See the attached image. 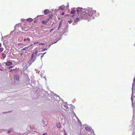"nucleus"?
Segmentation results:
<instances>
[{
	"label": "nucleus",
	"mask_w": 135,
	"mask_h": 135,
	"mask_svg": "<svg viewBox=\"0 0 135 135\" xmlns=\"http://www.w3.org/2000/svg\"><path fill=\"white\" fill-rule=\"evenodd\" d=\"M90 17L89 15L87 14V11L83 12L80 16L79 18L83 19H88Z\"/></svg>",
	"instance_id": "nucleus-1"
},
{
	"label": "nucleus",
	"mask_w": 135,
	"mask_h": 135,
	"mask_svg": "<svg viewBox=\"0 0 135 135\" xmlns=\"http://www.w3.org/2000/svg\"><path fill=\"white\" fill-rule=\"evenodd\" d=\"M87 14H89L90 16H92L96 12V11L95 10H93V8H89L87 9L86 10Z\"/></svg>",
	"instance_id": "nucleus-2"
},
{
	"label": "nucleus",
	"mask_w": 135,
	"mask_h": 135,
	"mask_svg": "<svg viewBox=\"0 0 135 135\" xmlns=\"http://www.w3.org/2000/svg\"><path fill=\"white\" fill-rule=\"evenodd\" d=\"M34 53H33L31 55V57L30 59V61H31L32 62H33L36 59V57H35L33 58L34 56Z\"/></svg>",
	"instance_id": "nucleus-3"
},
{
	"label": "nucleus",
	"mask_w": 135,
	"mask_h": 135,
	"mask_svg": "<svg viewBox=\"0 0 135 135\" xmlns=\"http://www.w3.org/2000/svg\"><path fill=\"white\" fill-rule=\"evenodd\" d=\"M22 30L24 31H27L28 30V28H27V26L26 24H24L23 25V26L22 28Z\"/></svg>",
	"instance_id": "nucleus-4"
},
{
	"label": "nucleus",
	"mask_w": 135,
	"mask_h": 135,
	"mask_svg": "<svg viewBox=\"0 0 135 135\" xmlns=\"http://www.w3.org/2000/svg\"><path fill=\"white\" fill-rule=\"evenodd\" d=\"M12 64V62H7L6 63V64L7 66H10Z\"/></svg>",
	"instance_id": "nucleus-5"
},
{
	"label": "nucleus",
	"mask_w": 135,
	"mask_h": 135,
	"mask_svg": "<svg viewBox=\"0 0 135 135\" xmlns=\"http://www.w3.org/2000/svg\"><path fill=\"white\" fill-rule=\"evenodd\" d=\"M14 77L15 79L16 80H18L19 79V77L17 75H15Z\"/></svg>",
	"instance_id": "nucleus-6"
},
{
	"label": "nucleus",
	"mask_w": 135,
	"mask_h": 135,
	"mask_svg": "<svg viewBox=\"0 0 135 135\" xmlns=\"http://www.w3.org/2000/svg\"><path fill=\"white\" fill-rule=\"evenodd\" d=\"M49 12V11L47 9H46L44 11V13L45 14L47 15L48 14Z\"/></svg>",
	"instance_id": "nucleus-7"
},
{
	"label": "nucleus",
	"mask_w": 135,
	"mask_h": 135,
	"mask_svg": "<svg viewBox=\"0 0 135 135\" xmlns=\"http://www.w3.org/2000/svg\"><path fill=\"white\" fill-rule=\"evenodd\" d=\"M26 20L27 21H28L29 22H31L32 21H33V19L31 18H28V19H27Z\"/></svg>",
	"instance_id": "nucleus-8"
},
{
	"label": "nucleus",
	"mask_w": 135,
	"mask_h": 135,
	"mask_svg": "<svg viewBox=\"0 0 135 135\" xmlns=\"http://www.w3.org/2000/svg\"><path fill=\"white\" fill-rule=\"evenodd\" d=\"M82 9V8H79L77 9L76 11L78 13H79L80 12V9Z\"/></svg>",
	"instance_id": "nucleus-9"
},
{
	"label": "nucleus",
	"mask_w": 135,
	"mask_h": 135,
	"mask_svg": "<svg viewBox=\"0 0 135 135\" xmlns=\"http://www.w3.org/2000/svg\"><path fill=\"white\" fill-rule=\"evenodd\" d=\"M46 53V52H45V53H40L39 54V55H42V56H41V59H42V57L44 56V55Z\"/></svg>",
	"instance_id": "nucleus-10"
},
{
	"label": "nucleus",
	"mask_w": 135,
	"mask_h": 135,
	"mask_svg": "<svg viewBox=\"0 0 135 135\" xmlns=\"http://www.w3.org/2000/svg\"><path fill=\"white\" fill-rule=\"evenodd\" d=\"M75 12L76 11L75 10L72 9L70 13L71 14H74V13H75Z\"/></svg>",
	"instance_id": "nucleus-11"
},
{
	"label": "nucleus",
	"mask_w": 135,
	"mask_h": 135,
	"mask_svg": "<svg viewBox=\"0 0 135 135\" xmlns=\"http://www.w3.org/2000/svg\"><path fill=\"white\" fill-rule=\"evenodd\" d=\"M42 23L43 24L46 25V23L47 22V21H46V20H45V21H42Z\"/></svg>",
	"instance_id": "nucleus-12"
},
{
	"label": "nucleus",
	"mask_w": 135,
	"mask_h": 135,
	"mask_svg": "<svg viewBox=\"0 0 135 135\" xmlns=\"http://www.w3.org/2000/svg\"><path fill=\"white\" fill-rule=\"evenodd\" d=\"M2 56L4 59L5 58V57H6V55L4 53H2Z\"/></svg>",
	"instance_id": "nucleus-13"
},
{
	"label": "nucleus",
	"mask_w": 135,
	"mask_h": 135,
	"mask_svg": "<svg viewBox=\"0 0 135 135\" xmlns=\"http://www.w3.org/2000/svg\"><path fill=\"white\" fill-rule=\"evenodd\" d=\"M85 129L86 130H87V131H89L90 130V128L89 127H85Z\"/></svg>",
	"instance_id": "nucleus-14"
},
{
	"label": "nucleus",
	"mask_w": 135,
	"mask_h": 135,
	"mask_svg": "<svg viewBox=\"0 0 135 135\" xmlns=\"http://www.w3.org/2000/svg\"><path fill=\"white\" fill-rule=\"evenodd\" d=\"M57 127H58L59 128H61V125L60 123L57 124Z\"/></svg>",
	"instance_id": "nucleus-15"
},
{
	"label": "nucleus",
	"mask_w": 135,
	"mask_h": 135,
	"mask_svg": "<svg viewBox=\"0 0 135 135\" xmlns=\"http://www.w3.org/2000/svg\"><path fill=\"white\" fill-rule=\"evenodd\" d=\"M61 22H60L59 23V26L58 28V30H59V28H60V27L61 26Z\"/></svg>",
	"instance_id": "nucleus-16"
},
{
	"label": "nucleus",
	"mask_w": 135,
	"mask_h": 135,
	"mask_svg": "<svg viewBox=\"0 0 135 135\" xmlns=\"http://www.w3.org/2000/svg\"><path fill=\"white\" fill-rule=\"evenodd\" d=\"M27 47H25L22 50V51H23V50H27Z\"/></svg>",
	"instance_id": "nucleus-17"
},
{
	"label": "nucleus",
	"mask_w": 135,
	"mask_h": 135,
	"mask_svg": "<svg viewBox=\"0 0 135 135\" xmlns=\"http://www.w3.org/2000/svg\"><path fill=\"white\" fill-rule=\"evenodd\" d=\"M3 50V48H0V52H2Z\"/></svg>",
	"instance_id": "nucleus-18"
},
{
	"label": "nucleus",
	"mask_w": 135,
	"mask_h": 135,
	"mask_svg": "<svg viewBox=\"0 0 135 135\" xmlns=\"http://www.w3.org/2000/svg\"><path fill=\"white\" fill-rule=\"evenodd\" d=\"M79 20V19L78 18H76V20H75V21L76 22H78V21Z\"/></svg>",
	"instance_id": "nucleus-19"
},
{
	"label": "nucleus",
	"mask_w": 135,
	"mask_h": 135,
	"mask_svg": "<svg viewBox=\"0 0 135 135\" xmlns=\"http://www.w3.org/2000/svg\"><path fill=\"white\" fill-rule=\"evenodd\" d=\"M38 52V51L37 50H36L35 52H34L35 54H36Z\"/></svg>",
	"instance_id": "nucleus-20"
},
{
	"label": "nucleus",
	"mask_w": 135,
	"mask_h": 135,
	"mask_svg": "<svg viewBox=\"0 0 135 135\" xmlns=\"http://www.w3.org/2000/svg\"><path fill=\"white\" fill-rule=\"evenodd\" d=\"M72 22V20H69L68 21V22L70 23H71Z\"/></svg>",
	"instance_id": "nucleus-21"
},
{
	"label": "nucleus",
	"mask_w": 135,
	"mask_h": 135,
	"mask_svg": "<svg viewBox=\"0 0 135 135\" xmlns=\"http://www.w3.org/2000/svg\"><path fill=\"white\" fill-rule=\"evenodd\" d=\"M39 43V42H34L33 43V44L34 45H35L37 44H38Z\"/></svg>",
	"instance_id": "nucleus-22"
},
{
	"label": "nucleus",
	"mask_w": 135,
	"mask_h": 135,
	"mask_svg": "<svg viewBox=\"0 0 135 135\" xmlns=\"http://www.w3.org/2000/svg\"><path fill=\"white\" fill-rule=\"evenodd\" d=\"M49 18H48L46 20V21H47V22L49 21Z\"/></svg>",
	"instance_id": "nucleus-23"
},
{
	"label": "nucleus",
	"mask_w": 135,
	"mask_h": 135,
	"mask_svg": "<svg viewBox=\"0 0 135 135\" xmlns=\"http://www.w3.org/2000/svg\"><path fill=\"white\" fill-rule=\"evenodd\" d=\"M39 45H44V43H40L39 44Z\"/></svg>",
	"instance_id": "nucleus-24"
},
{
	"label": "nucleus",
	"mask_w": 135,
	"mask_h": 135,
	"mask_svg": "<svg viewBox=\"0 0 135 135\" xmlns=\"http://www.w3.org/2000/svg\"><path fill=\"white\" fill-rule=\"evenodd\" d=\"M26 40L28 41H30V39L29 38H27Z\"/></svg>",
	"instance_id": "nucleus-25"
},
{
	"label": "nucleus",
	"mask_w": 135,
	"mask_h": 135,
	"mask_svg": "<svg viewBox=\"0 0 135 135\" xmlns=\"http://www.w3.org/2000/svg\"><path fill=\"white\" fill-rule=\"evenodd\" d=\"M12 68V66H10L9 68V69H11V68Z\"/></svg>",
	"instance_id": "nucleus-26"
},
{
	"label": "nucleus",
	"mask_w": 135,
	"mask_h": 135,
	"mask_svg": "<svg viewBox=\"0 0 135 135\" xmlns=\"http://www.w3.org/2000/svg\"><path fill=\"white\" fill-rule=\"evenodd\" d=\"M80 12H81L83 11V9L82 8V9H80Z\"/></svg>",
	"instance_id": "nucleus-27"
},
{
	"label": "nucleus",
	"mask_w": 135,
	"mask_h": 135,
	"mask_svg": "<svg viewBox=\"0 0 135 135\" xmlns=\"http://www.w3.org/2000/svg\"><path fill=\"white\" fill-rule=\"evenodd\" d=\"M42 135H47V133H45L43 134Z\"/></svg>",
	"instance_id": "nucleus-28"
},
{
	"label": "nucleus",
	"mask_w": 135,
	"mask_h": 135,
	"mask_svg": "<svg viewBox=\"0 0 135 135\" xmlns=\"http://www.w3.org/2000/svg\"><path fill=\"white\" fill-rule=\"evenodd\" d=\"M11 131V130H9L8 132V133H10Z\"/></svg>",
	"instance_id": "nucleus-29"
},
{
	"label": "nucleus",
	"mask_w": 135,
	"mask_h": 135,
	"mask_svg": "<svg viewBox=\"0 0 135 135\" xmlns=\"http://www.w3.org/2000/svg\"><path fill=\"white\" fill-rule=\"evenodd\" d=\"M37 22V20H35L34 21V23H36Z\"/></svg>",
	"instance_id": "nucleus-30"
},
{
	"label": "nucleus",
	"mask_w": 135,
	"mask_h": 135,
	"mask_svg": "<svg viewBox=\"0 0 135 135\" xmlns=\"http://www.w3.org/2000/svg\"><path fill=\"white\" fill-rule=\"evenodd\" d=\"M61 15H64V12H63L62 13H61Z\"/></svg>",
	"instance_id": "nucleus-31"
},
{
	"label": "nucleus",
	"mask_w": 135,
	"mask_h": 135,
	"mask_svg": "<svg viewBox=\"0 0 135 135\" xmlns=\"http://www.w3.org/2000/svg\"><path fill=\"white\" fill-rule=\"evenodd\" d=\"M26 40H26V38H25V39H24V40H23V41H25Z\"/></svg>",
	"instance_id": "nucleus-32"
},
{
	"label": "nucleus",
	"mask_w": 135,
	"mask_h": 135,
	"mask_svg": "<svg viewBox=\"0 0 135 135\" xmlns=\"http://www.w3.org/2000/svg\"><path fill=\"white\" fill-rule=\"evenodd\" d=\"M65 105H64V106L66 108H67V106L66 105H65Z\"/></svg>",
	"instance_id": "nucleus-33"
},
{
	"label": "nucleus",
	"mask_w": 135,
	"mask_h": 135,
	"mask_svg": "<svg viewBox=\"0 0 135 135\" xmlns=\"http://www.w3.org/2000/svg\"><path fill=\"white\" fill-rule=\"evenodd\" d=\"M76 118L77 119H78V121H79V119L78 118V117H76Z\"/></svg>",
	"instance_id": "nucleus-34"
},
{
	"label": "nucleus",
	"mask_w": 135,
	"mask_h": 135,
	"mask_svg": "<svg viewBox=\"0 0 135 135\" xmlns=\"http://www.w3.org/2000/svg\"><path fill=\"white\" fill-rule=\"evenodd\" d=\"M10 71H13V70H12V69H10Z\"/></svg>",
	"instance_id": "nucleus-35"
},
{
	"label": "nucleus",
	"mask_w": 135,
	"mask_h": 135,
	"mask_svg": "<svg viewBox=\"0 0 135 135\" xmlns=\"http://www.w3.org/2000/svg\"><path fill=\"white\" fill-rule=\"evenodd\" d=\"M1 45H1V43H0V47H1Z\"/></svg>",
	"instance_id": "nucleus-36"
},
{
	"label": "nucleus",
	"mask_w": 135,
	"mask_h": 135,
	"mask_svg": "<svg viewBox=\"0 0 135 135\" xmlns=\"http://www.w3.org/2000/svg\"><path fill=\"white\" fill-rule=\"evenodd\" d=\"M21 44L19 43V44H18V45H21V44Z\"/></svg>",
	"instance_id": "nucleus-37"
},
{
	"label": "nucleus",
	"mask_w": 135,
	"mask_h": 135,
	"mask_svg": "<svg viewBox=\"0 0 135 135\" xmlns=\"http://www.w3.org/2000/svg\"><path fill=\"white\" fill-rule=\"evenodd\" d=\"M53 29H52V30H51V31H52V30H53Z\"/></svg>",
	"instance_id": "nucleus-38"
},
{
	"label": "nucleus",
	"mask_w": 135,
	"mask_h": 135,
	"mask_svg": "<svg viewBox=\"0 0 135 135\" xmlns=\"http://www.w3.org/2000/svg\"><path fill=\"white\" fill-rule=\"evenodd\" d=\"M135 46V44H134V46Z\"/></svg>",
	"instance_id": "nucleus-39"
}]
</instances>
